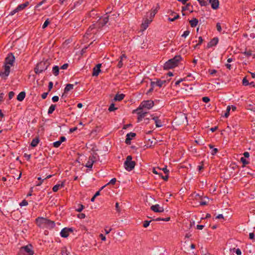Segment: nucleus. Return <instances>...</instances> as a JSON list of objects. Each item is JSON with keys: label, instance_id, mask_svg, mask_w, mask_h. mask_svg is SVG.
<instances>
[{"label": "nucleus", "instance_id": "31", "mask_svg": "<svg viewBox=\"0 0 255 255\" xmlns=\"http://www.w3.org/2000/svg\"><path fill=\"white\" fill-rule=\"evenodd\" d=\"M55 108H56V105H53V104H52L49 109H48V115H50L51 114L53 113V112L54 111V110H55Z\"/></svg>", "mask_w": 255, "mask_h": 255}, {"label": "nucleus", "instance_id": "53", "mask_svg": "<svg viewBox=\"0 0 255 255\" xmlns=\"http://www.w3.org/2000/svg\"><path fill=\"white\" fill-rule=\"evenodd\" d=\"M47 0H43L42 1L39 2L35 6V8H37L39 6H41L43 3H45Z\"/></svg>", "mask_w": 255, "mask_h": 255}, {"label": "nucleus", "instance_id": "12", "mask_svg": "<svg viewBox=\"0 0 255 255\" xmlns=\"http://www.w3.org/2000/svg\"><path fill=\"white\" fill-rule=\"evenodd\" d=\"M72 232L73 230L72 228H65L61 230L60 235L62 237L67 238L69 236V232Z\"/></svg>", "mask_w": 255, "mask_h": 255}, {"label": "nucleus", "instance_id": "18", "mask_svg": "<svg viewBox=\"0 0 255 255\" xmlns=\"http://www.w3.org/2000/svg\"><path fill=\"white\" fill-rule=\"evenodd\" d=\"M152 19H149L146 18L144 20V22L141 24V27L142 28L143 30L146 29L148 27V24L152 21Z\"/></svg>", "mask_w": 255, "mask_h": 255}, {"label": "nucleus", "instance_id": "46", "mask_svg": "<svg viewBox=\"0 0 255 255\" xmlns=\"http://www.w3.org/2000/svg\"><path fill=\"white\" fill-rule=\"evenodd\" d=\"M28 205V202L26 200H23L21 202L19 203L20 206H26Z\"/></svg>", "mask_w": 255, "mask_h": 255}, {"label": "nucleus", "instance_id": "24", "mask_svg": "<svg viewBox=\"0 0 255 255\" xmlns=\"http://www.w3.org/2000/svg\"><path fill=\"white\" fill-rule=\"evenodd\" d=\"M25 92L24 91L21 92L17 96V100L18 101H22L25 97Z\"/></svg>", "mask_w": 255, "mask_h": 255}, {"label": "nucleus", "instance_id": "11", "mask_svg": "<svg viewBox=\"0 0 255 255\" xmlns=\"http://www.w3.org/2000/svg\"><path fill=\"white\" fill-rule=\"evenodd\" d=\"M109 15H108L103 18H100L99 19L98 21V24L99 25V27H103L108 23L109 19Z\"/></svg>", "mask_w": 255, "mask_h": 255}, {"label": "nucleus", "instance_id": "16", "mask_svg": "<svg viewBox=\"0 0 255 255\" xmlns=\"http://www.w3.org/2000/svg\"><path fill=\"white\" fill-rule=\"evenodd\" d=\"M102 64H98L96 65V66L93 68V74L92 75L93 76H97L99 74L100 72H101V67Z\"/></svg>", "mask_w": 255, "mask_h": 255}, {"label": "nucleus", "instance_id": "37", "mask_svg": "<svg viewBox=\"0 0 255 255\" xmlns=\"http://www.w3.org/2000/svg\"><path fill=\"white\" fill-rule=\"evenodd\" d=\"M241 161L243 163V166H245L246 165H247L249 163V162L244 157H241Z\"/></svg>", "mask_w": 255, "mask_h": 255}, {"label": "nucleus", "instance_id": "38", "mask_svg": "<svg viewBox=\"0 0 255 255\" xmlns=\"http://www.w3.org/2000/svg\"><path fill=\"white\" fill-rule=\"evenodd\" d=\"M61 254L62 255H69V253H68L66 247H64L62 249Z\"/></svg>", "mask_w": 255, "mask_h": 255}, {"label": "nucleus", "instance_id": "44", "mask_svg": "<svg viewBox=\"0 0 255 255\" xmlns=\"http://www.w3.org/2000/svg\"><path fill=\"white\" fill-rule=\"evenodd\" d=\"M49 23H50V21H49V19H47L45 21L44 23H43V24L42 25V28H43V29L45 28Z\"/></svg>", "mask_w": 255, "mask_h": 255}, {"label": "nucleus", "instance_id": "48", "mask_svg": "<svg viewBox=\"0 0 255 255\" xmlns=\"http://www.w3.org/2000/svg\"><path fill=\"white\" fill-rule=\"evenodd\" d=\"M248 109L251 110V111H255V106L252 105V104H250L248 106Z\"/></svg>", "mask_w": 255, "mask_h": 255}, {"label": "nucleus", "instance_id": "10", "mask_svg": "<svg viewBox=\"0 0 255 255\" xmlns=\"http://www.w3.org/2000/svg\"><path fill=\"white\" fill-rule=\"evenodd\" d=\"M32 246L31 245L26 246L22 247L20 249V252H25L28 254V255H33L34 254L33 251L31 250Z\"/></svg>", "mask_w": 255, "mask_h": 255}, {"label": "nucleus", "instance_id": "3", "mask_svg": "<svg viewBox=\"0 0 255 255\" xmlns=\"http://www.w3.org/2000/svg\"><path fill=\"white\" fill-rule=\"evenodd\" d=\"M132 157L131 155H128L124 162L125 168L128 171L133 170L136 165L135 162L132 160Z\"/></svg>", "mask_w": 255, "mask_h": 255}, {"label": "nucleus", "instance_id": "47", "mask_svg": "<svg viewBox=\"0 0 255 255\" xmlns=\"http://www.w3.org/2000/svg\"><path fill=\"white\" fill-rule=\"evenodd\" d=\"M151 221H145L143 223V226L144 228H147L149 225Z\"/></svg>", "mask_w": 255, "mask_h": 255}, {"label": "nucleus", "instance_id": "8", "mask_svg": "<svg viewBox=\"0 0 255 255\" xmlns=\"http://www.w3.org/2000/svg\"><path fill=\"white\" fill-rule=\"evenodd\" d=\"M10 73V66L8 64H4V71L0 72V76L6 79Z\"/></svg>", "mask_w": 255, "mask_h": 255}, {"label": "nucleus", "instance_id": "36", "mask_svg": "<svg viewBox=\"0 0 255 255\" xmlns=\"http://www.w3.org/2000/svg\"><path fill=\"white\" fill-rule=\"evenodd\" d=\"M231 107L228 106L227 108L226 112L225 113L224 117L226 118H228L230 115V111L231 110Z\"/></svg>", "mask_w": 255, "mask_h": 255}, {"label": "nucleus", "instance_id": "27", "mask_svg": "<svg viewBox=\"0 0 255 255\" xmlns=\"http://www.w3.org/2000/svg\"><path fill=\"white\" fill-rule=\"evenodd\" d=\"M190 25L192 27H194L197 26L198 23V20L196 18H193L189 21Z\"/></svg>", "mask_w": 255, "mask_h": 255}, {"label": "nucleus", "instance_id": "14", "mask_svg": "<svg viewBox=\"0 0 255 255\" xmlns=\"http://www.w3.org/2000/svg\"><path fill=\"white\" fill-rule=\"evenodd\" d=\"M208 3H209L211 4V7L213 9H217L219 8V0H208Z\"/></svg>", "mask_w": 255, "mask_h": 255}, {"label": "nucleus", "instance_id": "2", "mask_svg": "<svg viewBox=\"0 0 255 255\" xmlns=\"http://www.w3.org/2000/svg\"><path fill=\"white\" fill-rule=\"evenodd\" d=\"M50 65V62L48 59L43 60L36 64L34 71L36 74H39L47 70Z\"/></svg>", "mask_w": 255, "mask_h": 255}, {"label": "nucleus", "instance_id": "23", "mask_svg": "<svg viewBox=\"0 0 255 255\" xmlns=\"http://www.w3.org/2000/svg\"><path fill=\"white\" fill-rule=\"evenodd\" d=\"M170 15L174 16L172 18L171 17H168V19L170 21H174L176 19H178L179 17V14L176 13L175 12L173 11H171Z\"/></svg>", "mask_w": 255, "mask_h": 255}, {"label": "nucleus", "instance_id": "20", "mask_svg": "<svg viewBox=\"0 0 255 255\" xmlns=\"http://www.w3.org/2000/svg\"><path fill=\"white\" fill-rule=\"evenodd\" d=\"M185 10H188L190 12H192L193 11V6L190 3H187L185 6L182 7V12Z\"/></svg>", "mask_w": 255, "mask_h": 255}, {"label": "nucleus", "instance_id": "51", "mask_svg": "<svg viewBox=\"0 0 255 255\" xmlns=\"http://www.w3.org/2000/svg\"><path fill=\"white\" fill-rule=\"evenodd\" d=\"M190 33L189 30H186L184 32L182 35V37H186Z\"/></svg>", "mask_w": 255, "mask_h": 255}, {"label": "nucleus", "instance_id": "7", "mask_svg": "<svg viewBox=\"0 0 255 255\" xmlns=\"http://www.w3.org/2000/svg\"><path fill=\"white\" fill-rule=\"evenodd\" d=\"M37 225L39 227H45L47 222L48 219L43 217H38L35 220Z\"/></svg>", "mask_w": 255, "mask_h": 255}, {"label": "nucleus", "instance_id": "22", "mask_svg": "<svg viewBox=\"0 0 255 255\" xmlns=\"http://www.w3.org/2000/svg\"><path fill=\"white\" fill-rule=\"evenodd\" d=\"M29 5V2L26 1L24 3L20 4L18 5L16 8L18 10V11H21L23 9H24L26 7H27Z\"/></svg>", "mask_w": 255, "mask_h": 255}, {"label": "nucleus", "instance_id": "21", "mask_svg": "<svg viewBox=\"0 0 255 255\" xmlns=\"http://www.w3.org/2000/svg\"><path fill=\"white\" fill-rule=\"evenodd\" d=\"M160 7H159V4H157L156 5V6L155 7V8L154 9H152V11L150 12V19H152L153 18L155 15L156 14V13L157 12L158 9H159Z\"/></svg>", "mask_w": 255, "mask_h": 255}, {"label": "nucleus", "instance_id": "61", "mask_svg": "<svg viewBox=\"0 0 255 255\" xmlns=\"http://www.w3.org/2000/svg\"><path fill=\"white\" fill-rule=\"evenodd\" d=\"M116 209L117 210V211L118 212V213H120L121 212V209H120V208L119 207V204L118 202H117L116 203Z\"/></svg>", "mask_w": 255, "mask_h": 255}, {"label": "nucleus", "instance_id": "6", "mask_svg": "<svg viewBox=\"0 0 255 255\" xmlns=\"http://www.w3.org/2000/svg\"><path fill=\"white\" fill-rule=\"evenodd\" d=\"M133 113H136L138 117H137V122H140L142 121V119L146 117V115L147 114V112H144L142 110V109L138 110V108L134 110L133 111Z\"/></svg>", "mask_w": 255, "mask_h": 255}, {"label": "nucleus", "instance_id": "34", "mask_svg": "<svg viewBox=\"0 0 255 255\" xmlns=\"http://www.w3.org/2000/svg\"><path fill=\"white\" fill-rule=\"evenodd\" d=\"M199 2L201 6H206L208 4V0H200Z\"/></svg>", "mask_w": 255, "mask_h": 255}, {"label": "nucleus", "instance_id": "59", "mask_svg": "<svg viewBox=\"0 0 255 255\" xmlns=\"http://www.w3.org/2000/svg\"><path fill=\"white\" fill-rule=\"evenodd\" d=\"M123 60H121L119 61L118 62V65H117V67L119 68H121L122 67L123 65Z\"/></svg>", "mask_w": 255, "mask_h": 255}, {"label": "nucleus", "instance_id": "56", "mask_svg": "<svg viewBox=\"0 0 255 255\" xmlns=\"http://www.w3.org/2000/svg\"><path fill=\"white\" fill-rule=\"evenodd\" d=\"M161 177L165 181H167L168 179V174H166L165 176H163L162 174L160 175Z\"/></svg>", "mask_w": 255, "mask_h": 255}, {"label": "nucleus", "instance_id": "54", "mask_svg": "<svg viewBox=\"0 0 255 255\" xmlns=\"http://www.w3.org/2000/svg\"><path fill=\"white\" fill-rule=\"evenodd\" d=\"M14 93L13 92V91H10V92H9L8 93V98H9V99H11L13 96H14Z\"/></svg>", "mask_w": 255, "mask_h": 255}, {"label": "nucleus", "instance_id": "28", "mask_svg": "<svg viewBox=\"0 0 255 255\" xmlns=\"http://www.w3.org/2000/svg\"><path fill=\"white\" fill-rule=\"evenodd\" d=\"M125 96V95L124 94H117L114 98V100L121 101L124 98Z\"/></svg>", "mask_w": 255, "mask_h": 255}, {"label": "nucleus", "instance_id": "63", "mask_svg": "<svg viewBox=\"0 0 255 255\" xmlns=\"http://www.w3.org/2000/svg\"><path fill=\"white\" fill-rule=\"evenodd\" d=\"M85 217V214L84 213H81L78 215V217L80 219H84Z\"/></svg>", "mask_w": 255, "mask_h": 255}, {"label": "nucleus", "instance_id": "9", "mask_svg": "<svg viewBox=\"0 0 255 255\" xmlns=\"http://www.w3.org/2000/svg\"><path fill=\"white\" fill-rule=\"evenodd\" d=\"M96 161V156L95 155H92L90 156L89 157V160L86 164V167L91 168L93 166V164Z\"/></svg>", "mask_w": 255, "mask_h": 255}, {"label": "nucleus", "instance_id": "52", "mask_svg": "<svg viewBox=\"0 0 255 255\" xmlns=\"http://www.w3.org/2000/svg\"><path fill=\"white\" fill-rule=\"evenodd\" d=\"M216 28H217V30L219 31V32H221V30H222V28H221V24L219 22H218L216 24Z\"/></svg>", "mask_w": 255, "mask_h": 255}, {"label": "nucleus", "instance_id": "29", "mask_svg": "<svg viewBox=\"0 0 255 255\" xmlns=\"http://www.w3.org/2000/svg\"><path fill=\"white\" fill-rule=\"evenodd\" d=\"M52 73L55 76L58 75L59 73V67L58 66H54L52 68Z\"/></svg>", "mask_w": 255, "mask_h": 255}, {"label": "nucleus", "instance_id": "5", "mask_svg": "<svg viewBox=\"0 0 255 255\" xmlns=\"http://www.w3.org/2000/svg\"><path fill=\"white\" fill-rule=\"evenodd\" d=\"M15 58L13 53H9L7 54L6 57L5 59L4 64L12 66L13 65V63L15 61Z\"/></svg>", "mask_w": 255, "mask_h": 255}, {"label": "nucleus", "instance_id": "40", "mask_svg": "<svg viewBox=\"0 0 255 255\" xmlns=\"http://www.w3.org/2000/svg\"><path fill=\"white\" fill-rule=\"evenodd\" d=\"M244 54L247 57H250L253 55L252 51L250 50H246L244 52Z\"/></svg>", "mask_w": 255, "mask_h": 255}, {"label": "nucleus", "instance_id": "50", "mask_svg": "<svg viewBox=\"0 0 255 255\" xmlns=\"http://www.w3.org/2000/svg\"><path fill=\"white\" fill-rule=\"evenodd\" d=\"M210 98L208 97H204L202 98V101L204 103H208L210 101Z\"/></svg>", "mask_w": 255, "mask_h": 255}, {"label": "nucleus", "instance_id": "26", "mask_svg": "<svg viewBox=\"0 0 255 255\" xmlns=\"http://www.w3.org/2000/svg\"><path fill=\"white\" fill-rule=\"evenodd\" d=\"M55 224L54 221L48 219V222H47L45 227L47 228H53L55 227Z\"/></svg>", "mask_w": 255, "mask_h": 255}, {"label": "nucleus", "instance_id": "49", "mask_svg": "<svg viewBox=\"0 0 255 255\" xmlns=\"http://www.w3.org/2000/svg\"><path fill=\"white\" fill-rule=\"evenodd\" d=\"M79 206L80 207L76 210V211L78 212H81L84 208V206L82 204H80Z\"/></svg>", "mask_w": 255, "mask_h": 255}, {"label": "nucleus", "instance_id": "62", "mask_svg": "<svg viewBox=\"0 0 255 255\" xmlns=\"http://www.w3.org/2000/svg\"><path fill=\"white\" fill-rule=\"evenodd\" d=\"M217 70H215V69H212V70L209 69V72L210 75H213L214 74H216L217 73Z\"/></svg>", "mask_w": 255, "mask_h": 255}, {"label": "nucleus", "instance_id": "64", "mask_svg": "<svg viewBox=\"0 0 255 255\" xmlns=\"http://www.w3.org/2000/svg\"><path fill=\"white\" fill-rule=\"evenodd\" d=\"M48 94V92H45V93H43L42 95H41V98L42 99H45L46 98L47 95Z\"/></svg>", "mask_w": 255, "mask_h": 255}, {"label": "nucleus", "instance_id": "42", "mask_svg": "<svg viewBox=\"0 0 255 255\" xmlns=\"http://www.w3.org/2000/svg\"><path fill=\"white\" fill-rule=\"evenodd\" d=\"M243 85L245 86L249 85V81L247 79L246 77H245L243 80Z\"/></svg>", "mask_w": 255, "mask_h": 255}, {"label": "nucleus", "instance_id": "15", "mask_svg": "<svg viewBox=\"0 0 255 255\" xmlns=\"http://www.w3.org/2000/svg\"><path fill=\"white\" fill-rule=\"evenodd\" d=\"M219 39L217 37H214L209 42L207 45V48H210L213 46H216L218 43Z\"/></svg>", "mask_w": 255, "mask_h": 255}, {"label": "nucleus", "instance_id": "4", "mask_svg": "<svg viewBox=\"0 0 255 255\" xmlns=\"http://www.w3.org/2000/svg\"><path fill=\"white\" fill-rule=\"evenodd\" d=\"M154 105V102L152 100L143 101L138 107V110L143 109V108L150 109L153 107Z\"/></svg>", "mask_w": 255, "mask_h": 255}, {"label": "nucleus", "instance_id": "57", "mask_svg": "<svg viewBox=\"0 0 255 255\" xmlns=\"http://www.w3.org/2000/svg\"><path fill=\"white\" fill-rule=\"evenodd\" d=\"M185 78L180 79L179 80L175 82V86L178 85L181 82L185 81Z\"/></svg>", "mask_w": 255, "mask_h": 255}, {"label": "nucleus", "instance_id": "32", "mask_svg": "<svg viewBox=\"0 0 255 255\" xmlns=\"http://www.w3.org/2000/svg\"><path fill=\"white\" fill-rule=\"evenodd\" d=\"M165 83H166L165 80L162 81V80H157L156 81V85L160 88Z\"/></svg>", "mask_w": 255, "mask_h": 255}, {"label": "nucleus", "instance_id": "55", "mask_svg": "<svg viewBox=\"0 0 255 255\" xmlns=\"http://www.w3.org/2000/svg\"><path fill=\"white\" fill-rule=\"evenodd\" d=\"M53 82H49L48 83V91H50L51 89L53 88Z\"/></svg>", "mask_w": 255, "mask_h": 255}, {"label": "nucleus", "instance_id": "58", "mask_svg": "<svg viewBox=\"0 0 255 255\" xmlns=\"http://www.w3.org/2000/svg\"><path fill=\"white\" fill-rule=\"evenodd\" d=\"M68 64L67 63H65L64 64H63L61 67H60V69H63V70H65V69H67V68L68 67Z\"/></svg>", "mask_w": 255, "mask_h": 255}, {"label": "nucleus", "instance_id": "60", "mask_svg": "<svg viewBox=\"0 0 255 255\" xmlns=\"http://www.w3.org/2000/svg\"><path fill=\"white\" fill-rule=\"evenodd\" d=\"M52 100L53 102H57L59 100V97L57 96H55L52 97Z\"/></svg>", "mask_w": 255, "mask_h": 255}, {"label": "nucleus", "instance_id": "39", "mask_svg": "<svg viewBox=\"0 0 255 255\" xmlns=\"http://www.w3.org/2000/svg\"><path fill=\"white\" fill-rule=\"evenodd\" d=\"M117 109V108L115 107V104L113 103L110 106L108 110L110 112H113Z\"/></svg>", "mask_w": 255, "mask_h": 255}, {"label": "nucleus", "instance_id": "33", "mask_svg": "<svg viewBox=\"0 0 255 255\" xmlns=\"http://www.w3.org/2000/svg\"><path fill=\"white\" fill-rule=\"evenodd\" d=\"M95 24H94L92 25H91L89 28L88 29H87V32L86 33V34H87V35H88L89 34H90L92 32V30L95 29Z\"/></svg>", "mask_w": 255, "mask_h": 255}, {"label": "nucleus", "instance_id": "25", "mask_svg": "<svg viewBox=\"0 0 255 255\" xmlns=\"http://www.w3.org/2000/svg\"><path fill=\"white\" fill-rule=\"evenodd\" d=\"M39 141L40 140H39V137L37 136L32 139V140L30 143V145L33 147H35L37 145V144L39 142Z\"/></svg>", "mask_w": 255, "mask_h": 255}, {"label": "nucleus", "instance_id": "45", "mask_svg": "<svg viewBox=\"0 0 255 255\" xmlns=\"http://www.w3.org/2000/svg\"><path fill=\"white\" fill-rule=\"evenodd\" d=\"M59 184H56L53 186L52 190L53 192H56L59 190Z\"/></svg>", "mask_w": 255, "mask_h": 255}, {"label": "nucleus", "instance_id": "13", "mask_svg": "<svg viewBox=\"0 0 255 255\" xmlns=\"http://www.w3.org/2000/svg\"><path fill=\"white\" fill-rule=\"evenodd\" d=\"M150 209L152 211L156 213H161L164 211L163 208L160 207L159 204L151 206Z\"/></svg>", "mask_w": 255, "mask_h": 255}, {"label": "nucleus", "instance_id": "30", "mask_svg": "<svg viewBox=\"0 0 255 255\" xmlns=\"http://www.w3.org/2000/svg\"><path fill=\"white\" fill-rule=\"evenodd\" d=\"M73 87L74 85L73 84H68L64 89V93H66L68 92L69 91L73 89Z\"/></svg>", "mask_w": 255, "mask_h": 255}, {"label": "nucleus", "instance_id": "19", "mask_svg": "<svg viewBox=\"0 0 255 255\" xmlns=\"http://www.w3.org/2000/svg\"><path fill=\"white\" fill-rule=\"evenodd\" d=\"M152 119L154 121L157 128H160L162 126V122L158 117H153Z\"/></svg>", "mask_w": 255, "mask_h": 255}, {"label": "nucleus", "instance_id": "43", "mask_svg": "<svg viewBox=\"0 0 255 255\" xmlns=\"http://www.w3.org/2000/svg\"><path fill=\"white\" fill-rule=\"evenodd\" d=\"M117 181V179L116 178H114L113 179H112L110 181L107 183L106 185H105V186L106 185H109V184H112V185H114L115 183H116V182Z\"/></svg>", "mask_w": 255, "mask_h": 255}, {"label": "nucleus", "instance_id": "17", "mask_svg": "<svg viewBox=\"0 0 255 255\" xmlns=\"http://www.w3.org/2000/svg\"><path fill=\"white\" fill-rule=\"evenodd\" d=\"M130 135H131V137H135L136 135V134L134 132H129L127 134L126 136V139L125 140V142L127 144H130V140H131V138L130 137Z\"/></svg>", "mask_w": 255, "mask_h": 255}, {"label": "nucleus", "instance_id": "41", "mask_svg": "<svg viewBox=\"0 0 255 255\" xmlns=\"http://www.w3.org/2000/svg\"><path fill=\"white\" fill-rule=\"evenodd\" d=\"M62 143L61 142H60L59 140H58V141H56L54 142H53V146L55 147H58L60 146V145H61Z\"/></svg>", "mask_w": 255, "mask_h": 255}, {"label": "nucleus", "instance_id": "35", "mask_svg": "<svg viewBox=\"0 0 255 255\" xmlns=\"http://www.w3.org/2000/svg\"><path fill=\"white\" fill-rule=\"evenodd\" d=\"M158 170L161 171V168H158H158H153L152 169V172H153V173L155 174H158V175H161V173H160V172H159L158 171Z\"/></svg>", "mask_w": 255, "mask_h": 255}, {"label": "nucleus", "instance_id": "1", "mask_svg": "<svg viewBox=\"0 0 255 255\" xmlns=\"http://www.w3.org/2000/svg\"><path fill=\"white\" fill-rule=\"evenodd\" d=\"M181 60L182 57L181 55H176L173 58L168 60L164 63L163 69L164 70H168L175 67L178 66L179 62Z\"/></svg>", "mask_w": 255, "mask_h": 255}]
</instances>
